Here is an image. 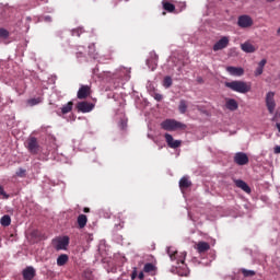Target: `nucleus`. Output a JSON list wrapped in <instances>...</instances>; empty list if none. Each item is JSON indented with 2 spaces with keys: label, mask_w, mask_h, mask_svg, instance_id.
I'll return each mask as SVG.
<instances>
[{
  "label": "nucleus",
  "mask_w": 280,
  "mask_h": 280,
  "mask_svg": "<svg viewBox=\"0 0 280 280\" xmlns=\"http://www.w3.org/2000/svg\"><path fill=\"white\" fill-rule=\"evenodd\" d=\"M78 100H86V97H91V86L89 85H81L78 93Z\"/></svg>",
  "instance_id": "obj_11"
},
{
  "label": "nucleus",
  "mask_w": 280,
  "mask_h": 280,
  "mask_svg": "<svg viewBox=\"0 0 280 280\" xmlns=\"http://www.w3.org/2000/svg\"><path fill=\"white\" fill-rule=\"evenodd\" d=\"M225 107L228 108V110H237V108H240V104H237V101H235V98H226L225 100Z\"/></svg>",
  "instance_id": "obj_16"
},
{
  "label": "nucleus",
  "mask_w": 280,
  "mask_h": 280,
  "mask_svg": "<svg viewBox=\"0 0 280 280\" xmlns=\"http://www.w3.org/2000/svg\"><path fill=\"white\" fill-rule=\"evenodd\" d=\"M241 272L244 277H255L256 275L254 270H248V269H242Z\"/></svg>",
  "instance_id": "obj_30"
},
{
  "label": "nucleus",
  "mask_w": 280,
  "mask_h": 280,
  "mask_svg": "<svg viewBox=\"0 0 280 280\" xmlns=\"http://www.w3.org/2000/svg\"><path fill=\"white\" fill-rule=\"evenodd\" d=\"M196 248H197L198 253H207V250H210L211 245H209V243H207V242H199L196 245Z\"/></svg>",
  "instance_id": "obj_20"
},
{
  "label": "nucleus",
  "mask_w": 280,
  "mask_h": 280,
  "mask_svg": "<svg viewBox=\"0 0 280 280\" xmlns=\"http://www.w3.org/2000/svg\"><path fill=\"white\" fill-rule=\"evenodd\" d=\"M226 89H231V91H234L235 93H250V89L253 85L248 82L244 81H232V82H225Z\"/></svg>",
  "instance_id": "obj_1"
},
{
  "label": "nucleus",
  "mask_w": 280,
  "mask_h": 280,
  "mask_svg": "<svg viewBox=\"0 0 280 280\" xmlns=\"http://www.w3.org/2000/svg\"><path fill=\"white\" fill-rule=\"evenodd\" d=\"M241 49L242 51H245V54H255V51H257V47L250 44V42H245L241 44Z\"/></svg>",
  "instance_id": "obj_15"
},
{
  "label": "nucleus",
  "mask_w": 280,
  "mask_h": 280,
  "mask_svg": "<svg viewBox=\"0 0 280 280\" xmlns=\"http://www.w3.org/2000/svg\"><path fill=\"white\" fill-rule=\"evenodd\" d=\"M162 14L165 15V12H163Z\"/></svg>",
  "instance_id": "obj_45"
},
{
  "label": "nucleus",
  "mask_w": 280,
  "mask_h": 280,
  "mask_svg": "<svg viewBox=\"0 0 280 280\" xmlns=\"http://www.w3.org/2000/svg\"><path fill=\"white\" fill-rule=\"evenodd\" d=\"M167 255L170 256L171 261H176V264L173 265L175 268H183V266H185V257L187 254L178 255V252L168 248Z\"/></svg>",
  "instance_id": "obj_3"
},
{
  "label": "nucleus",
  "mask_w": 280,
  "mask_h": 280,
  "mask_svg": "<svg viewBox=\"0 0 280 280\" xmlns=\"http://www.w3.org/2000/svg\"><path fill=\"white\" fill-rule=\"evenodd\" d=\"M27 106H38V104H43V97H34V98H28L26 101Z\"/></svg>",
  "instance_id": "obj_22"
},
{
  "label": "nucleus",
  "mask_w": 280,
  "mask_h": 280,
  "mask_svg": "<svg viewBox=\"0 0 280 280\" xmlns=\"http://www.w3.org/2000/svg\"><path fill=\"white\" fill-rule=\"evenodd\" d=\"M10 36V32L5 28H0V38H8Z\"/></svg>",
  "instance_id": "obj_32"
},
{
  "label": "nucleus",
  "mask_w": 280,
  "mask_h": 280,
  "mask_svg": "<svg viewBox=\"0 0 280 280\" xmlns=\"http://www.w3.org/2000/svg\"><path fill=\"white\" fill-rule=\"evenodd\" d=\"M27 171L25 168H19L15 173V176L19 178H25Z\"/></svg>",
  "instance_id": "obj_31"
},
{
  "label": "nucleus",
  "mask_w": 280,
  "mask_h": 280,
  "mask_svg": "<svg viewBox=\"0 0 280 280\" xmlns=\"http://www.w3.org/2000/svg\"><path fill=\"white\" fill-rule=\"evenodd\" d=\"M88 222L89 218L86 217V214H79V217L77 218L78 229H84Z\"/></svg>",
  "instance_id": "obj_19"
},
{
  "label": "nucleus",
  "mask_w": 280,
  "mask_h": 280,
  "mask_svg": "<svg viewBox=\"0 0 280 280\" xmlns=\"http://www.w3.org/2000/svg\"><path fill=\"white\" fill-rule=\"evenodd\" d=\"M137 268L133 269V271L131 272V280L137 279Z\"/></svg>",
  "instance_id": "obj_37"
},
{
  "label": "nucleus",
  "mask_w": 280,
  "mask_h": 280,
  "mask_svg": "<svg viewBox=\"0 0 280 280\" xmlns=\"http://www.w3.org/2000/svg\"><path fill=\"white\" fill-rule=\"evenodd\" d=\"M82 28H74L72 30V36H78L80 37L82 35Z\"/></svg>",
  "instance_id": "obj_33"
},
{
  "label": "nucleus",
  "mask_w": 280,
  "mask_h": 280,
  "mask_svg": "<svg viewBox=\"0 0 280 280\" xmlns=\"http://www.w3.org/2000/svg\"><path fill=\"white\" fill-rule=\"evenodd\" d=\"M45 23H51V15L44 16Z\"/></svg>",
  "instance_id": "obj_38"
},
{
  "label": "nucleus",
  "mask_w": 280,
  "mask_h": 280,
  "mask_svg": "<svg viewBox=\"0 0 280 280\" xmlns=\"http://www.w3.org/2000/svg\"><path fill=\"white\" fill-rule=\"evenodd\" d=\"M69 261V256L67 254H61L57 258V266H65Z\"/></svg>",
  "instance_id": "obj_25"
},
{
  "label": "nucleus",
  "mask_w": 280,
  "mask_h": 280,
  "mask_svg": "<svg viewBox=\"0 0 280 280\" xmlns=\"http://www.w3.org/2000/svg\"><path fill=\"white\" fill-rule=\"evenodd\" d=\"M38 1L39 3H48L49 0H36Z\"/></svg>",
  "instance_id": "obj_42"
},
{
  "label": "nucleus",
  "mask_w": 280,
  "mask_h": 280,
  "mask_svg": "<svg viewBox=\"0 0 280 280\" xmlns=\"http://www.w3.org/2000/svg\"><path fill=\"white\" fill-rule=\"evenodd\" d=\"M0 223L2 226H10V224H12V218H10L9 214H4L1 220Z\"/></svg>",
  "instance_id": "obj_26"
},
{
  "label": "nucleus",
  "mask_w": 280,
  "mask_h": 280,
  "mask_svg": "<svg viewBox=\"0 0 280 280\" xmlns=\"http://www.w3.org/2000/svg\"><path fill=\"white\" fill-rule=\"evenodd\" d=\"M52 246L56 250H66L67 246H69V236L52 240Z\"/></svg>",
  "instance_id": "obj_6"
},
{
  "label": "nucleus",
  "mask_w": 280,
  "mask_h": 280,
  "mask_svg": "<svg viewBox=\"0 0 280 280\" xmlns=\"http://www.w3.org/2000/svg\"><path fill=\"white\" fill-rule=\"evenodd\" d=\"M248 155L244 152H237L234 155V163L236 165H248Z\"/></svg>",
  "instance_id": "obj_12"
},
{
  "label": "nucleus",
  "mask_w": 280,
  "mask_h": 280,
  "mask_svg": "<svg viewBox=\"0 0 280 280\" xmlns=\"http://www.w3.org/2000/svg\"><path fill=\"white\" fill-rule=\"evenodd\" d=\"M238 27H253V18L249 15H241L237 21Z\"/></svg>",
  "instance_id": "obj_8"
},
{
  "label": "nucleus",
  "mask_w": 280,
  "mask_h": 280,
  "mask_svg": "<svg viewBox=\"0 0 280 280\" xmlns=\"http://www.w3.org/2000/svg\"><path fill=\"white\" fill-rule=\"evenodd\" d=\"M191 185V182L189 180L188 177L184 176L179 180V187L182 189H188V187Z\"/></svg>",
  "instance_id": "obj_23"
},
{
  "label": "nucleus",
  "mask_w": 280,
  "mask_h": 280,
  "mask_svg": "<svg viewBox=\"0 0 280 280\" xmlns=\"http://www.w3.org/2000/svg\"><path fill=\"white\" fill-rule=\"evenodd\" d=\"M22 277H23L24 280H32V279H34V277H36V269H34V267H26L22 271Z\"/></svg>",
  "instance_id": "obj_14"
},
{
  "label": "nucleus",
  "mask_w": 280,
  "mask_h": 280,
  "mask_svg": "<svg viewBox=\"0 0 280 280\" xmlns=\"http://www.w3.org/2000/svg\"><path fill=\"white\" fill-rule=\"evenodd\" d=\"M275 0H267V3H272Z\"/></svg>",
  "instance_id": "obj_43"
},
{
  "label": "nucleus",
  "mask_w": 280,
  "mask_h": 280,
  "mask_svg": "<svg viewBox=\"0 0 280 280\" xmlns=\"http://www.w3.org/2000/svg\"><path fill=\"white\" fill-rule=\"evenodd\" d=\"M162 7L163 10H165L166 12H175L176 10V5H174L172 2L167 1V0H163L162 1Z\"/></svg>",
  "instance_id": "obj_21"
},
{
  "label": "nucleus",
  "mask_w": 280,
  "mask_h": 280,
  "mask_svg": "<svg viewBox=\"0 0 280 280\" xmlns=\"http://www.w3.org/2000/svg\"><path fill=\"white\" fill-rule=\"evenodd\" d=\"M162 130H166L167 132H174L175 130H185L187 125L176 120V119H165L160 124Z\"/></svg>",
  "instance_id": "obj_2"
},
{
  "label": "nucleus",
  "mask_w": 280,
  "mask_h": 280,
  "mask_svg": "<svg viewBox=\"0 0 280 280\" xmlns=\"http://www.w3.org/2000/svg\"><path fill=\"white\" fill-rule=\"evenodd\" d=\"M235 185L236 187H238V189H242L243 191H245V194H250V186H248L246 182L242 179H237L235 180Z\"/></svg>",
  "instance_id": "obj_18"
},
{
  "label": "nucleus",
  "mask_w": 280,
  "mask_h": 280,
  "mask_svg": "<svg viewBox=\"0 0 280 280\" xmlns=\"http://www.w3.org/2000/svg\"><path fill=\"white\" fill-rule=\"evenodd\" d=\"M178 110L180 115H185V113H187V101L185 100L179 101Z\"/></svg>",
  "instance_id": "obj_27"
},
{
  "label": "nucleus",
  "mask_w": 280,
  "mask_h": 280,
  "mask_svg": "<svg viewBox=\"0 0 280 280\" xmlns=\"http://www.w3.org/2000/svg\"><path fill=\"white\" fill-rule=\"evenodd\" d=\"M83 213H91V208H83Z\"/></svg>",
  "instance_id": "obj_41"
},
{
  "label": "nucleus",
  "mask_w": 280,
  "mask_h": 280,
  "mask_svg": "<svg viewBox=\"0 0 280 280\" xmlns=\"http://www.w3.org/2000/svg\"><path fill=\"white\" fill-rule=\"evenodd\" d=\"M71 110H73V102L71 101L61 107L62 115H67L68 113H71Z\"/></svg>",
  "instance_id": "obj_24"
},
{
  "label": "nucleus",
  "mask_w": 280,
  "mask_h": 280,
  "mask_svg": "<svg viewBox=\"0 0 280 280\" xmlns=\"http://www.w3.org/2000/svg\"><path fill=\"white\" fill-rule=\"evenodd\" d=\"M278 34H280V27L278 28Z\"/></svg>",
  "instance_id": "obj_44"
},
{
  "label": "nucleus",
  "mask_w": 280,
  "mask_h": 280,
  "mask_svg": "<svg viewBox=\"0 0 280 280\" xmlns=\"http://www.w3.org/2000/svg\"><path fill=\"white\" fill-rule=\"evenodd\" d=\"M164 138L168 148H172L173 150H176V148H180V145L183 144V141L174 140V137H172V135L170 133H165Z\"/></svg>",
  "instance_id": "obj_9"
},
{
  "label": "nucleus",
  "mask_w": 280,
  "mask_h": 280,
  "mask_svg": "<svg viewBox=\"0 0 280 280\" xmlns=\"http://www.w3.org/2000/svg\"><path fill=\"white\" fill-rule=\"evenodd\" d=\"M172 84H173L172 77H165L163 80V88L170 89V86H172Z\"/></svg>",
  "instance_id": "obj_29"
},
{
  "label": "nucleus",
  "mask_w": 280,
  "mask_h": 280,
  "mask_svg": "<svg viewBox=\"0 0 280 280\" xmlns=\"http://www.w3.org/2000/svg\"><path fill=\"white\" fill-rule=\"evenodd\" d=\"M273 152L275 154H280V147L279 145L275 147Z\"/></svg>",
  "instance_id": "obj_40"
},
{
  "label": "nucleus",
  "mask_w": 280,
  "mask_h": 280,
  "mask_svg": "<svg viewBox=\"0 0 280 280\" xmlns=\"http://www.w3.org/2000/svg\"><path fill=\"white\" fill-rule=\"evenodd\" d=\"M154 100H156V102H161L163 100V95L161 94H155L154 95Z\"/></svg>",
  "instance_id": "obj_36"
},
{
  "label": "nucleus",
  "mask_w": 280,
  "mask_h": 280,
  "mask_svg": "<svg viewBox=\"0 0 280 280\" xmlns=\"http://www.w3.org/2000/svg\"><path fill=\"white\" fill-rule=\"evenodd\" d=\"M267 63H268V60H266V59H261L258 62V66L254 72L256 78H259V75H261V73H264V67H266Z\"/></svg>",
  "instance_id": "obj_17"
},
{
  "label": "nucleus",
  "mask_w": 280,
  "mask_h": 280,
  "mask_svg": "<svg viewBox=\"0 0 280 280\" xmlns=\"http://www.w3.org/2000/svg\"><path fill=\"white\" fill-rule=\"evenodd\" d=\"M226 71L230 75H234L235 78H242V75H244V68L242 67L228 66Z\"/></svg>",
  "instance_id": "obj_13"
},
{
  "label": "nucleus",
  "mask_w": 280,
  "mask_h": 280,
  "mask_svg": "<svg viewBox=\"0 0 280 280\" xmlns=\"http://www.w3.org/2000/svg\"><path fill=\"white\" fill-rule=\"evenodd\" d=\"M138 279H140V280L145 279V275L143 273V271H141V272L138 275Z\"/></svg>",
  "instance_id": "obj_39"
},
{
  "label": "nucleus",
  "mask_w": 280,
  "mask_h": 280,
  "mask_svg": "<svg viewBox=\"0 0 280 280\" xmlns=\"http://www.w3.org/2000/svg\"><path fill=\"white\" fill-rule=\"evenodd\" d=\"M230 39L223 36L213 45V51H221V49H226L229 47Z\"/></svg>",
  "instance_id": "obj_10"
},
{
  "label": "nucleus",
  "mask_w": 280,
  "mask_h": 280,
  "mask_svg": "<svg viewBox=\"0 0 280 280\" xmlns=\"http://www.w3.org/2000/svg\"><path fill=\"white\" fill-rule=\"evenodd\" d=\"M271 121H276V122L280 121V113H279V112H276V113H275V115H273Z\"/></svg>",
  "instance_id": "obj_35"
},
{
  "label": "nucleus",
  "mask_w": 280,
  "mask_h": 280,
  "mask_svg": "<svg viewBox=\"0 0 280 280\" xmlns=\"http://www.w3.org/2000/svg\"><path fill=\"white\" fill-rule=\"evenodd\" d=\"M75 107L79 113H91V110L95 108V105L93 103L82 101L79 102Z\"/></svg>",
  "instance_id": "obj_7"
},
{
  "label": "nucleus",
  "mask_w": 280,
  "mask_h": 280,
  "mask_svg": "<svg viewBox=\"0 0 280 280\" xmlns=\"http://www.w3.org/2000/svg\"><path fill=\"white\" fill-rule=\"evenodd\" d=\"M0 196H3L4 200H8V198H10V195L5 194L3 186H0Z\"/></svg>",
  "instance_id": "obj_34"
},
{
  "label": "nucleus",
  "mask_w": 280,
  "mask_h": 280,
  "mask_svg": "<svg viewBox=\"0 0 280 280\" xmlns=\"http://www.w3.org/2000/svg\"><path fill=\"white\" fill-rule=\"evenodd\" d=\"M143 272H156V266L152 262H147L143 267Z\"/></svg>",
  "instance_id": "obj_28"
},
{
  "label": "nucleus",
  "mask_w": 280,
  "mask_h": 280,
  "mask_svg": "<svg viewBox=\"0 0 280 280\" xmlns=\"http://www.w3.org/2000/svg\"><path fill=\"white\" fill-rule=\"evenodd\" d=\"M266 106L270 115H275V108H277V103L275 102V92H268L266 94Z\"/></svg>",
  "instance_id": "obj_5"
},
{
  "label": "nucleus",
  "mask_w": 280,
  "mask_h": 280,
  "mask_svg": "<svg viewBox=\"0 0 280 280\" xmlns=\"http://www.w3.org/2000/svg\"><path fill=\"white\" fill-rule=\"evenodd\" d=\"M25 148L31 154H38V152H40V144H38V139H36V137H30L25 141Z\"/></svg>",
  "instance_id": "obj_4"
}]
</instances>
